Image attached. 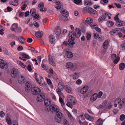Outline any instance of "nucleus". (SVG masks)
<instances>
[{"label": "nucleus", "mask_w": 125, "mask_h": 125, "mask_svg": "<svg viewBox=\"0 0 125 125\" xmlns=\"http://www.w3.org/2000/svg\"><path fill=\"white\" fill-rule=\"evenodd\" d=\"M21 55L22 56V57L23 58H26L27 59H29L30 58V57L29 55L25 53H22L21 54Z\"/></svg>", "instance_id": "obj_42"}, {"label": "nucleus", "mask_w": 125, "mask_h": 125, "mask_svg": "<svg viewBox=\"0 0 125 125\" xmlns=\"http://www.w3.org/2000/svg\"><path fill=\"white\" fill-rule=\"evenodd\" d=\"M28 3L27 1H23L21 3V5L22 6L21 7V9L24 10L27 7V4H28Z\"/></svg>", "instance_id": "obj_28"}, {"label": "nucleus", "mask_w": 125, "mask_h": 125, "mask_svg": "<svg viewBox=\"0 0 125 125\" xmlns=\"http://www.w3.org/2000/svg\"><path fill=\"white\" fill-rule=\"evenodd\" d=\"M6 121L10 125V124L11 123V121L9 117H7Z\"/></svg>", "instance_id": "obj_57"}, {"label": "nucleus", "mask_w": 125, "mask_h": 125, "mask_svg": "<svg viewBox=\"0 0 125 125\" xmlns=\"http://www.w3.org/2000/svg\"><path fill=\"white\" fill-rule=\"evenodd\" d=\"M93 19L91 17L87 18L85 21V23L87 25H89L92 27V26H93L95 23H93Z\"/></svg>", "instance_id": "obj_9"}, {"label": "nucleus", "mask_w": 125, "mask_h": 125, "mask_svg": "<svg viewBox=\"0 0 125 125\" xmlns=\"http://www.w3.org/2000/svg\"><path fill=\"white\" fill-rule=\"evenodd\" d=\"M98 96L97 94L95 93L91 97L90 99L91 101H93L95 100Z\"/></svg>", "instance_id": "obj_25"}, {"label": "nucleus", "mask_w": 125, "mask_h": 125, "mask_svg": "<svg viewBox=\"0 0 125 125\" xmlns=\"http://www.w3.org/2000/svg\"><path fill=\"white\" fill-rule=\"evenodd\" d=\"M71 40H68V45L70 46L74 44V40L71 39Z\"/></svg>", "instance_id": "obj_51"}, {"label": "nucleus", "mask_w": 125, "mask_h": 125, "mask_svg": "<svg viewBox=\"0 0 125 125\" xmlns=\"http://www.w3.org/2000/svg\"><path fill=\"white\" fill-rule=\"evenodd\" d=\"M125 118V115L124 114L121 115L120 117V119L121 121H123Z\"/></svg>", "instance_id": "obj_54"}, {"label": "nucleus", "mask_w": 125, "mask_h": 125, "mask_svg": "<svg viewBox=\"0 0 125 125\" xmlns=\"http://www.w3.org/2000/svg\"><path fill=\"white\" fill-rule=\"evenodd\" d=\"M17 63L23 68H25L26 67H27L26 66L20 61H17Z\"/></svg>", "instance_id": "obj_45"}, {"label": "nucleus", "mask_w": 125, "mask_h": 125, "mask_svg": "<svg viewBox=\"0 0 125 125\" xmlns=\"http://www.w3.org/2000/svg\"><path fill=\"white\" fill-rule=\"evenodd\" d=\"M10 4L14 6H16L18 4V1L17 0H11L10 1Z\"/></svg>", "instance_id": "obj_30"}, {"label": "nucleus", "mask_w": 125, "mask_h": 125, "mask_svg": "<svg viewBox=\"0 0 125 125\" xmlns=\"http://www.w3.org/2000/svg\"><path fill=\"white\" fill-rule=\"evenodd\" d=\"M62 118H61L60 117L59 118L58 117H57L55 118V120L56 122L58 123H60L62 121Z\"/></svg>", "instance_id": "obj_55"}, {"label": "nucleus", "mask_w": 125, "mask_h": 125, "mask_svg": "<svg viewBox=\"0 0 125 125\" xmlns=\"http://www.w3.org/2000/svg\"><path fill=\"white\" fill-rule=\"evenodd\" d=\"M63 98L60 97L59 98V101L61 103L62 106V107H63L65 105V104L63 100L62 99Z\"/></svg>", "instance_id": "obj_49"}, {"label": "nucleus", "mask_w": 125, "mask_h": 125, "mask_svg": "<svg viewBox=\"0 0 125 125\" xmlns=\"http://www.w3.org/2000/svg\"><path fill=\"white\" fill-rule=\"evenodd\" d=\"M115 102L118 104L119 108L120 109H122L125 106V98L121 100L120 98H117L115 99Z\"/></svg>", "instance_id": "obj_4"}, {"label": "nucleus", "mask_w": 125, "mask_h": 125, "mask_svg": "<svg viewBox=\"0 0 125 125\" xmlns=\"http://www.w3.org/2000/svg\"><path fill=\"white\" fill-rule=\"evenodd\" d=\"M81 33V29L78 28H77L74 32H69V37L70 39L74 40L76 38H79L80 36Z\"/></svg>", "instance_id": "obj_1"}, {"label": "nucleus", "mask_w": 125, "mask_h": 125, "mask_svg": "<svg viewBox=\"0 0 125 125\" xmlns=\"http://www.w3.org/2000/svg\"><path fill=\"white\" fill-rule=\"evenodd\" d=\"M18 39L19 40L21 43L23 44L25 43L26 42L25 40L22 36H19Z\"/></svg>", "instance_id": "obj_27"}, {"label": "nucleus", "mask_w": 125, "mask_h": 125, "mask_svg": "<svg viewBox=\"0 0 125 125\" xmlns=\"http://www.w3.org/2000/svg\"><path fill=\"white\" fill-rule=\"evenodd\" d=\"M58 107L56 105L52 104L50 105L49 108H46L45 110L46 111H51L52 113H54L58 111Z\"/></svg>", "instance_id": "obj_6"}, {"label": "nucleus", "mask_w": 125, "mask_h": 125, "mask_svg": "<svg viewBox=\"0 0 125 125\" xmlns=\"http://www.w3.org/2000/svg\"><path fill=\"white\" fill-rule=\"evenodd\" d=\"M31 87L32 85L31 82H27L26 83L25 86V89L26 92H30L31 90Z\"/></svg>", "instance_id": "obj_8"}, {"label": "nucleus", "mask_w": 125, "mask_h": 125, "mask_svg": "<svg viewBox=\"0 0 125 125\" xmlns=\"http://www.w3.org/2000/svg\"><path fill=\"white\" fill-rule=\"evenodd\" d=\"M78 65L75 63H73L70 70L71 71L74 72L78 69Z\"/></svg>", "instance_id": "obj_21"}, {"label": "nucleus", "mask_w": 125, "mask_h": 125, "mask_svg": "<svg viewBox=\"0 0 125 125\" xmlns=\"http://www.w3.org/2000/svg\"><path fill=\"white\" fill-rule=\"evenodd\" d=\"M64 84L63 82L62 81L60 80L59 83L58 85V89H56V91H62L64 88Z\"/></svg>", "instance_id": "obj_12"}, {"label": "nucleus", "mask_w": 125, "mask_h": 125, "mask_svg": "<svg viewBox=\"0 0 125 125\" xmlns=\"http://www.w3.org/2000/svg\"><path fill=\"white\" fill-rule=\"evenodd\" d=\"M125 63L123 62H122L119 65V68L120 70H123L125 68Z\"/></svg>", "instance_id": "obj_41"}, {"label": "nucleus", "mask_w": 125, "mask_h": 125, "mask_svg": "<svg viewBox=\"0 0 125 125\" xmlns=\"http://www.w3.org/2000/svg\"><path fill=\"white\" fill-rule=\"evenodd\" d=\"M8 67V65L6 62H5L2 59L0 61V68L2 69H4L7 68Z\"/></svg>", "instance_id": "obj_14"}, {"label": "nucleus", "mask_w": 125, "mask_h": 125, "mask_svg": "<svg viewBox=\"0 0 125 125\" xmlns=\"http://www.w3.org/2000/svg\"><path fill=\"white\" fill-rule=\"evenodd\" d=\"M48 59L50 63L53 66H55L56 64L54 62L51 55H48Z\"/></svg>", "instance_id": "obj_18"}, {"label": "nucleus", "mask_w": 125, "mask_h": 125, "mask_svg": "<svg viewBox=\"0 0 125 125\" xmlns=\"http://www.w3.org/2000/svg\"><path fill=\"white\" fill-rule=\"evenodd\" d=\"M51 103V101L49 99H46L44 101V104L46 106H48Z\"/></svg>", "instance_id": "obj_33"}, {"label": "nucleus", "mask_w": 125, "mask_h": 125, "mask_svg": "<svg viewBox=\"0 0 125 125\" xmlns=\"http://www.w3.org/2000/svg\"><path fill=\"white\" fill-rule=\"evenodd\" d=\"M93 26H92V28L93 29H94L99 33H101V30L100 28L98 27V25L95 23Z\"/></svg>", "instance_id": "obj_20"}, {"label": "nucleus", "mask_w": 125, "mask_h": 125, "mask_svg": "<svg viewBox=\"0 0 125 125\" xmlns=\"http://www.w3.org/2000/svg\"><path fill=\"white\" fill-rule=\"evenodd\" d=\"M10 29L12 31H14L17 33L21 32L22 31L21 28L18 27V25L17 23L13 24L11 26Z\"/></svg>", "instance_id": "obj_5"}, {"label": "nucleus", "mask_w": 125, "mask_h": 125, "mask_svg": "<svg viewBox=\"0 0 125 125\" xmlns=\"http://www.w3.org/2000/svg\"><path fill=\"white\" fill-rule=\"evenodd\" d=\"M84 4L86 5H91L93 4V3L91 2V0H85L84 1Z\"/></svg>", "instance_id": "obj_40"}, {"label": "nucleus", "mask_w": 125, "mask_h": 125, "mask_svg": "<svg viewBox=\"0 0 125 125\" xmlns=\"http://www.w3.org/2000/svg\"><path fill=\"white\" fill-rule=\"evenodd\" d=\"M114 23L112 21H107L106 22V24L108 27L109 28H111L114 25Z\"/></svg>", "instance_id": "obj_31"}, {"label": "nucleus", "mask_w": 125, "mask_h": 125, "mask_svg": "<svg viewBox=\"0 0 125 125\" xmlns=\"http://www.w3.org/2000/svg\"><path fill=\"white\" fill-rule=\"evenodd\" d=\"M0 28H1V29L0 30V35H2L4 33L3 31L5 29L2 26H1Z\"/></svg>", "instance_id": "obj_60"}, {"label": "nucleus", "mask_w": 125, "mask_h": 125, "mask_svg": "<svg viewBox=\"0 0 125 125\" xmlns=\"http://www.w3.org/2000/svg\"><path fill=\"white\" fill-rule=\"evenodd\" d=\"M56 115L57 117H58L59 118L60 117L61 118H62V114L60 112L57 111L56 112Z\"/></svg>", "instance_id": "obj_52"}, {"label": "nucleus", "mask_w": 125, "mask_h": 125, "mask_svg": "<svg viewBox=\"0 0 125 125\" xmlns=\"http://www.w3.org/2000/svg\"><path fill=\"white\" fill-rule=\"evenodd\" d=\"M59 91V92H58V91H56V92L59 95V97H62L64 98V97L62 93L61 92L62 91Z\"/></svg>", "instance_id": "obj_46"}, {"label": "nucleus", "mask_w": 125, "mask_h": 125, "mask_svg": "<svg viewBox=\"0 0 125 125\" xmlns=\"http://www.w3.org/2000/svg\"><path fill=\"white\" fill-rule=\"evenodd\" d=\"M81 1V0H74L73 2L74 3L77 4L80 3Z\"/></svg>", "instance_id": "obj_64"}, {"label": "nucleus", "mask_w": 125, "mask_h": 125, "mask_svg": "<svg viewBox=\"0 0 125 125\" xmlns=\"http://www.w3.org/2000/svg\"><path fill=\"white\" fill-rule=\"evenodd\" d=\"M86 34H87V36H86L87 39L88 40H89L91 39V34L89 33H87Z\"/></svg>", "instance_id": "obj_62"}, {"label": "nucleus", "mask_w": 125, "mask_h": 125, "mask_svg": "<svg viewBox=\"0 0 125 125\" xmlns=\"http://www.w3.org/2000/svg\"><path fill=\"white\" fill-rule=\"evenodd\" d=\"M89 89V87L87 85L84 86L81 90L80 93L82 94H83L86 93Z\"/></svg>", "instance_id": "obj_16"}, {"label": "nucleus", "mask_w": 125, "mask_h": 125, "mask_svg": "<svg viewBox=\"0 0 125 125\" xmlns=\"http://www.w3.org/2000/svg\"><path fill=\"white\" fill-rule=\"evenodd\" d=\"M120 48L121 50H125V44H122L120 46Z\"/></svg>", "instance_id": "obj_63"}, {"label": "nucleus", "mask_w": 125, "mask_h": 125, "mask_svg": "<svg viewBox=\"0 0 125 125\" xmlns=\"http://www.w3.org/2000/svg\"><path fill=\"white\" fill-rule=\"evenodd\" d=\"M60 12L63 14L59 15V17L60 20L62 21H68V19L67 18L69 16V14L67 11L64 9H62L60 10Z\"/></svg>", "instance_id": "obj_2"}, {"label": "nucleus", "mask_w": 125, "mask_h": 125, "mask_svg": "<svg viewBox=\"0 0 125 125\" xmlns=\"http://www.w3.org/2000/svg\"><path fill=\"white\" fill-rule=\"evenodd\" d=\"M36 10L34 9L33 8L30 10V13L32 16H33L35 15Z\"/></svg>", "instance_id": "obj_48"}, {"label": "nucleus", "mask_w": 125, "mask_h": 125, "mask_svg": "<svg viewBox=\"0 0 125 125\" xmlns=\"http://www.w3.org/2000/svg\"><path fill=\"white\" fill-rule=\"evenodd\" d=\"M45 98V95L43 93H42L38 96L36 100L38 102H40L43 101Z\"/></svg>", "instance_id": "obj_13"}, {"label": "nucleus", "mask_w": 125, "mask_h": 125, "mask_svg": "<svg viewBox=\"0 0 125 125\" xmlns=\"http://www.w3.org/2000/svg\"><path fill=\"white\" fill-rule=\"evenodd\" d=\"M124 24V22L123 21H117L116 23V25L117 26H122Z\"/></svg>", "instance_id": "obj_50"}, {"label": "nucleus", "mask_w": 125, "mask_h": 125, "mask_svg": "<svg viewBox=\"0 0 125 125\" xmlns=\"http://www.w3.org/2000/svg\"><path fill=\"white\" fill-rule=\"evenodd\" d=\"M44 7V4L43 3H41L39 4L38 5V7L39 8H41L40 9L41 11H42L44 12V11L43 10V9Z\"/></svg>", "instance_id": "obj_39"}, {"label": "nucleus", "mask_w": 125, "mask_h": 125, "mask_svg": "<svg viewBox=\"0 0 125 125\" xmlns=\"http://www.w3.org/2000/svg\"><path fill=\"white\" fill-rule=\"evenodd\" d=\"M82 81L80 79H78L76 81L75 83L78 85H80L82 83Z\"/></svg>", "instance_id": "obj_56"}, {"label": "nucleus", "mask_w": 125, "mask_h": 125, "mask_svg": "<svg viewBox=\"0 0 125 125\" xmlns=\"http://www.w3.org/2000/svg\"><path fill=\"white\" fill-rule=\"evenodd\" d=\"M35 79L37 82L39 84L40 86H43V79L39 80V79H38L36 77H35Z\"/></svg>", "instance_id": "obj_34"}, {"label": "nucleus", "mask_w": 125, "mask_h": 125, "mask_svg": "<svg viewBox=\"0 0 125 125\" xmlns=\"http://www.w3.org/2000/svg\"><path fill=\"white\" fill-rule=\"evenodd\" d=\"M65 55L67 58H71L73 56V53L70 51H66Z\"/></svg>", "instance_id": "obj_22"}, {"label": "nucleus", "mask_w": 125, "mask_h": 125, "mask_svg": "<svg viewBox=\"0 0 125 125\" xmlns=\"http://www.w3.org/2000/svg\"><path fill=\"white\" fill-rule=\"evenodd\" d=\"M47 60L46 59L43 60L42 61V63L41 64L42 68L45 70H47L48 69V67H47V66L45 64L43 63V62L46 61Z\"/></svg>", "instance_id": "obj_35"}, {"label": "nucleus", "mask_w": 125, "mask_h": 125, "mask_svg": "<svg viewBox=\"0 0 125 125\" xmlns=\"http://www.w3.org/2000/svg\"><path fill=\"white\" fill-rule=\"evenodd\" d=\"M103 121L101 118H99L96 122V125H101L103 123Z\"/></svg>", "instance_id": "obj_38"}, {"label": "nucleus", "mask_w": 125, "mask_h": 125, "mask_svg": "<svg viewBox=\"0 0 125 125\" xmlns=\"http://www.w3.org/2000/svg\"><path fill=\"white\" fill-rule=\"evenodd\" d=\"M120 60V57H117L114 61V63L115 64H116Z\"/></svg>", "instance_id": "obj_53"}, {"label": "nucleus", "mask_w": 125, "mask_h": 125, "mask_svg": "<svg viewBox=\"0 0 125 125\" xmlns=\"http://www.w3.org/2000/svg\"><path fill=\"white\" fill-rule=\"evenodd\" d=\"M84 116L87 120L91 121H93L94 119V118L89 115L87 114H84Z\"/></svg>", "instance_id": "obj_26"}, {"label": "nucleus", "mask_w": 125, "mask_h": 125, "mask_svg": "<svg viewBox=\"0 0 125 125\" xmlns=\"http://www.w3.org/2000/svg\"><path fill=\"white\" fill-rule=\"evenodd\" d=\"M91 7H85L84 9V10L85 11H86L88 12L89 10V9H90Z\"/></svg>", "instance_id": "obj_59"}, {"label": "nucleus", "mask_w": 125, "mask_h": 125, "mask_svg": "<svg viewBox=\"0 0 125 125\" xmlns=\"http://www.w3.org/2000/svg\"><path fill=\"white\" fill-rule=\"evenodd\" d=\"M64 89L66 92L70 94L72 93V90L71 88L69 86L65 85L64 86Z\"/></svg>", "instance_id": "obj_17"}, {"label": "nucleus", "mask_w": 125, "mask_h": 125, "mask_svg": "<svg viewBox=\"0 0 125 125\" xmlns=\"http://www.w3.org/2000/svg\"><path fill=\"white\" fill-rule=\"evenodd\" d=\"M108 45V41L107 40H106L104 43L103 47L104 49H106L107 48Z\"/></svg>", "instance_id": "obj_44"}, {"label": "nucleus", "mask_w": 125, "mask_h": 125, "mask_svg": "<svg viewBox=\"0 0 125 125\" xmlns=\"http://www.w3.org/2000/svg\"><path fill=\"white\" fill-rule=\"evenodd\" d=\"M68 102L67 103L66 105L69 107L72 108L73 105L76 103L74 97L71 95H69L67 97Z\"/></svg>", "instance_id": "obj_3"}, {"label": "nucleus", "mask_w": 125, "mask_h": 125, "mask_svg": "<svg viewBox=\"0 0 125 125\" xmlns=\"http://www.w3.org/2000/svg\"><path fill=\"white\" fill-rule=\"evenodd\" d=\"M19 73V71L17 69L13 68L11 71L10 75L11 77L15 78L17 76Z\"/></svg>", "instance_id": "obj_11"}, {"label": "nucleus", "mask_w": 125, "mask_h": 125, "mask_svg": "<svg viewBox=\"0 0 125 125\" xmlns=\"http://www.w3.org/2000/svg\"><path fill=\"white\" fill-rule=\"evenodd\" d=\"M119 28H116L112 30L110 32V34L111 35H113V34L116 33V32L119 31Z\"/></svg>", "instance_id": "obj_37"}, {"label": "nucleus", "mask_w": 125, "mask_h": 125, "mask_svg": "<svg viewBox=\"0 0 125 125\" xmlns=\"http://www.w3.org/2000/svg\"><path fill=\"white\" fill-rule=\"evenodd\" d=\"M63 123L64 125H69V123L68 121L66 119H64L63 120Z\"/></svg>", "instance_id": "obj_58"}, {"label": "nucleus", "mask_w": 125, "mask_h": 125, "mask_svg": "<svg viewBox=\"0 0 125 125\" xmlns=\"http://www.w3.org/2000/svg\"><path fill=\"white\" fill-rule=\"evenodd\" d=\"M55 3L56 4V5H55V7L57 9H60L62 5V3L57 1H56Z\"/></svg>", "instance_id": "obj_24"}, {"label": "nucleus", "mask_w": 125, "mask_h": 125, "mask_svg": "<svg viewBox=\"0 0 125 125\" xmlns=\"http://www.w3.org/2000/svg\"><path fill=\"white\" fill-rule=\"evenodd\" d=\"M49 40L50 43L52 44H54L55 40V37L52 35H50L49 37Z\"/></svg>", "instance_id": "obj_19"}, {"label": "nucleus", "mask_w": 125, "mask_h": 125, "mask_svg": "<svg viewBox=\"0 0 125 125\" xmlns=\"http://www.w3.org/2000/svg\"><path fill=\"white\" fill-rule=\"evenodd\" d=\"M109 15V13L106 12L101 16L98 19L99 21L100 22L105 20L106 18V16Z\"/></svg>", "instance_id": "obj_15"}, {"label": "nucleus", "mask_w": 125, "mask_h": 125, "mask_svg": "<svg viewBox=\"0 0 125 125\" xmlns=\"http://www.w3.org/2000/svg\"><path fill=\"white\" fill-rule=\"evenodd\" d=\"M43 34V32L42 31H39L35 33L36 36L38 38H40L42 37Z\"/></svg>", "instance_id": "obj_23"}, {"label": "nucleus", "mask_w": 125, "mask_h": 125, "mask_svg": "<svg viewBox=\"0 0 125 125\" xmlns=\"http://www.w3.org/2000/svg\"><path fill=\"white\" fill-rule=\"evenodd\" d=\"M41 92L40 89L38 87H34L32 88L31 92L32 94L34 95H37L39 94Z\"/></svg>", "instance_id": "obj_10"}, {"label": "nucleus", "mask_w": 125, "mask_h": 125, "mask_svg": "<svg viewBox=\"0 0 125 125\" xmlns=\"http://www.w3.org/2000/svg\"><path fill=\"white\" fill-rule=\"evenodd\" d=\"M91 15H93L94 16H96L97 15V13L96 11L94 10L93 12L91 14Z\"/></svg>", "instance_id": "obj_61"}, {"label": "nucleus", "mask_w": 125, "mask_h": 125, "mask_svg": "<svg viewBox=\"0 0 125 125\" xmlns=\"http://www.w3.org/2000/svg\"><path fill=\"white\" fill-rule=\"evenodd\" d=\"M67 114L69 118L71 121H74L75 120V119L73 117L71 114L69 112H67Z\"/></svg>", "instance_id": "obj_47"}, {"label": "nucleus", "mask_w": 125, "mask_h": 125, "mask_svg": "<svg viewBox=\"0 0 125 125\" xmlns=\"http://www.w3.org/2000/svg\"><path fill=\"white\" fill-rule=\"evenodd\" d=\"M25 77L26 75L25 74L19 75L18 78V82L21 84H23L26 81Z\"/></svg>", "instance_id": "obj_7"}, {"label": "nucleus", "mask_w": 125, "mask_h": 125, "mask_svg": "<svg viewBox=\"0 0 125 125\" xmlns=\"http://www.w3.org/2000/svg\"><path fill=\"white\" fill-rule=\"evenodd\" d=\"M80 75V73H79L76 72L73 75V78L75 80L78 79Z\"/></svg>", "instance_id": "obj_36"}, {"label": "nucleus", "mask_w": 125, "mask_h": 125, "mask_svg": "<svg viewBox=\"0 0 125 125\" xmlns=\"http://www.w3.org/2000/svg\"><path fill=\"white\" fill-rule=\"evenodd\" d=\"M55 34L58 35H59L61 34V29L58 27H56L55 29Z\"/></svg>", "instance_id": "obj_32"}, {"label": "nucleus", "mask_w": 125, "mask_h": 125, "mask_svg": "<svg viewBox=\"0 0 125 125\" xmlns=\"http://www.w3.org/2000/svg\"><path fill=\"white\" fill-rule=\"evenodd\" d=\"M28 49L29 50H30L32 52H33L34 53H36L37 52L36 51L35 49L32 47L29 46L28 47Z\"/></svg>", "instance_id": "obj_43"}, {"label": "nucleus", "mask_w": 125, "mask_h": 125, "mask_svg": "<svg viewBox=\"0 0 125 125\" xmlns=\"http://www.w3.org/2000/svg\"><path fill=\"white\" fill-rule=\"evenodd\" d=\"M73 63L70 62H67L66 64V67L67 69H70V70L72 66L73 65Z\"/></svg>", "instance_id": "obj_29"}]
</instances>
